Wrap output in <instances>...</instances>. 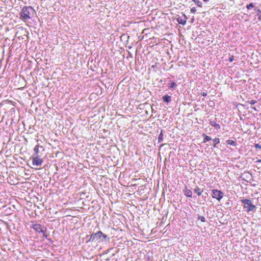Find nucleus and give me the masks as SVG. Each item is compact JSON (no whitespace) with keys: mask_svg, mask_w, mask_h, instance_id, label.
<instances>
[{"mask_svg":"<svg viewBox=\"0 0 261 261\" xmlns=\"http://www.w3.org/2000/svg\"><path fill=\"white\" fill-rule=\"evenodd\" d=\"M35 12L34 10L31 6H25L21 10L20 16V18L26 21L30 19Z\"/></svg>","mask_w":261,"mask_h":261,"instance_id":"f257e3e1","label":"nucleus"},{"mask_svg":"<svg viewBox=\"0 0 261 261\" xmlns=\"http://www.w3.org/2000/svg\"><path fill=\"white\" fill-rule=\"evenodd\" d=\"M102 237L104 239H106L107 238V236L103 234L101 231H99L96 233H93L92 234H91L90 236L89 241L99 242Z\"/></svg>","mask_w":261,"mask_h":261,"instance_id":"f03ea898","label":"nucleus"},{"mask_svg":"<svg viewBox=\"0 0 261 261\" xmlns=\"http://www.w3.org/2000/svg\"><path fill=\"white\" fill-rule=\"evenodd\" d=\"M31 228H33L37 232H41L43 234V236L45 238H47V234L46 233V228L42 227L41 225L39 224L33 223L32 222Z\"/></svg>","mask_w":261,"mask_h":261,"instance_id":"7ed1b4c3","label":"nucleus"},{"mask_svg":"<svg viewBox=\"0 0 261 261\" xmlns=\"http://www.w3.org/2000/svg\"><path fill=\"white\" fill-rule=\"evenodd\" d=\"M241 202L244 204V207L247 209V211L248 212L253 211L255 208V206L252 203L249 199H242Z\"/></svg>","mask_w":261,"mask_h":261,"instance_id":"20e7f679","label":"nucleus"},{"mask_svg":"<svg viewBox=\"0 0 261 261\" xmlns=\"http://www.w3.org/2000/svg\"><path fill=\"white\" fill-rule=\"evenodd\" d=\"M31 159L32 161V165L35 166H40L43 162V159L39 155H32Z\"/></svg>","mask_w":261,"mask_h":261,"instance_id":"39448f33","label":"nucleus"},{"mask_svg":"<svg viewBox=\"0 0 261 261\" xmlns=\"http://www.w3.org/2000/svg\"><path fill=\"white\" fill-rule=\"evenodd\" d=\"M212 197L220 201L224 196V193L220 190L213 189L212 190Z\"/></svg>","mask_w":261,"mask_h":261,"instance_id":"423d86ee","label":"nucleus"},{"mask_svg":"<svg viewBox=\"0 0 261 261\" xmlns=\"http://www.w3.org/2000/svg\"><path fill=\"white\" fill-rule=\"evenodd\" d=\"M40 148H42V146H40L39 144H37L35 146L34 148V153L33 154V155H39Z\"/></svg>","mask_w":261,"mask_h":261,"instance_id":"0eeeda50","label":"nucleus"},{"mask_svg":"<svg viewBox=\"0 0 261 261\" xmlns=\"http://www.w3.org/2000/svg\"><path fill=\"white\" fill-rule=\"evenodd\" d=\"M184 194L187 197L191 198L192 196L191 190L187 188L184 190Z\"/></svg>","mask_w":261,"mask_h":261,"instance_id":"6e6552de","label":"nucleus"},{"mask_svg":"<svg viewBox=\"0 0 261 261\" xmlns=\"http://www.w3.org/2000/svg\"><path fill=\"white\" fill-rule=\"evenodd\" d=\"M194 192L196 193L198 196H200L201 195L203 190H201L198 186H196L194 189Z\"/></svg>","mask_w":261,"mask_h":261,"instance_id":"1a4fd4ad","label":"nucleus"},{"mask_svg":"<svg viewBox=\"0 0 261 261\" xmlns=\"http://www.w3.org/2000/svg\"><path fill=\"white\" fill-rule=\"evenodd\" d=\"M163 99L166 102H169L171 101V96L168 95H166L163 97Z\"/></svg>","mask_w":261,"mask_h":261,"instance_id":"9d476101","label":"nucleus"},{"mask_svg":"<svg viewBox=\"0 0 261 261\" xmlns=\"http://www.w3.org/2000/svg\"><path fill=\"white\" fill-rule=\"evenodd\" d=\"M213 142H214L213 147L214 148H216V147H217V146H216L217 144L220 143V140L218 138H215L213 140Z\"/></svg>","mask_w":261,"mask_h":261,"instance_id":"9b49d317","label":"nucleus"},{"mask_svg":"<svg viewBox=\"0 0 261 261\" xmlns=\"http://www.w3.org/2000/svg\"><path fill=\"white\" fill-rule=\"evenodd\" d=\"M203 136L204 137V138H203V143H205L207 141H209L210 140H211V138L205 134H203Z\"/></svg>","mask_w":261,"mask_h":261,"instance_id":"f8f14e48","label":"nucleus"},{"mask_svg":"<svg viewBox=\"0 0 261 261\" xmlns=\"http://www.w3.org/2000/svg\"><path fill=\"white\" fill-rule=\"evenodd\" d=\"M162 132L163 130H162L158 137V142L159 143L163 141V134Z\"/></svg>","mask_w":261,"mask_h":261,"instance_id":"ddd939ff","label":"nucleus"},{"mask_svg":"<svg viewBox=\"0 0 261 261\" xmlns=\"http://www.w3.org/2000/svg\"><path fill=\"white\" fill-rule=\"evenodd\" d=\"M226 143L227 144L230 145H234V146L236 145V142L234 141L231 140H227Z\"/></svg>","mask_w":261,"mask_h":261,"instance_id":"4468645a","label":"nucleus"},{"mask_svg":"<svg viewBox=\"0 0 261 261\" xmlns=\"http://www.w3.org/2000/svg\"><path fill=\"white\" fill-rule=\"evenodd\" d=\"M177 21H178V22L179 23V24H182V25H184L186 24V20H182V19H177Z\"/></svg>","mask_w":261,"mask_h":261,"instance_id":"2eb2a0df","label":"nucleus"},{"mask_svg":"<svg viewBox=\"0 0 261 261\" xmlns=\"http://www.w3.org/2000/svg\"><path fill=\"white\" fill-rule=\"evenodd\" d=\"M176 86V84L174 82H171L170 83V88H174Z\"/></svg>","mask_w":261,"mask_h":261,"instance_id":"dca6fc26","label":"nucleus"},{"mask_svg":"<svg viewBox=\"0 0 261 261\" xmlns=\"http://www.w3.org/2000/svg\"><path fill=\"white\" fill-rule=\"evenodd\" d=\"M256 102V101L254 100H250V101H247L246 102L247 103L250 104L251 105H254Z\"/></svg>","mask_w":261,"mask_h":261,"instance_id":"f3484780","label":"nucleus"},{"mask_svg":"<svg viewBox=\"0 0 261 261\" xmlns=\"http://www.w3.org/2000/svg\"><path fill=\"white\" fill-rule=\"evenodd\" d=\"M253 7H254L253 4L252 3L249 5H247L246 7L248 10H250V9H252Z\"/></svg>","mask_w":261,"mask_h":261,"instance_id":"a211bd4d","label":"nucleus"},{"mask_svg":"<svg viewBox=\"0 0 261 261\" xmlns=\"http://www.w3.org/2000/svg\"><path fill=\"white\" fill-rule=\"evenodd\" d=\"M195 4H196L198 6V7H202V3L200 1H198L195 2Z\"/></svg>","mask_w":261,"mask_h":261,"instance_id":"6ab92c4d","label":"nucleus"},{"mask_svg":"<svg viewBox=\"0 0 261 261\" xmlns=\"http://www.w3.org/2000/svg\"><path fill=\"white\" fill-rule=\"evenodd\" d=\"M190 11L192 13H195L196 12V11H197L196 8L195 7H192L190 9Z\"/></svg>","mask_w":261,"mask_h":261,"instance_id":"aec40b11","label":"nucleus"},{"mask_svg":"<svg viewBox=\"0 0 261 261\" xmlns=\"http://www.w3.org/2000/svg\"><path fill=\"white\" fill-rule=\"evenodd\" d=\"M212 125L217 128H220V125L216 123H215L214 124H212Z\"/></svg>","mask_w":261,"mask_h":261,"instance_id":"412c9836","label":"nucleus"},{"mask_svg":"<svg viewBox=\"0 0 261 261\" xmlns=\"http://www.w3.org/2000/svg\"><path fill=\"white\" fill-rule=\"evenodd\" d=\"M255 148H258V149H261V145L259 144H255Z\"/></svg>","mask_w":261,"mask_h":261,"instance_id":"4be33fe9","label":"nucleus"},{"mask_svg":"<svg viewBox=\"0 0 261 261\" xmlns=\"http://www.w3.org/2000/svg\"><path fill=\"white\" fill-rule=\"evenodd\" d=\"M234 60V56H231L229 59V61L230 62H232Z\"/></svg>","mask_w":261,"mask_h":261,"instance_id":"5701e85b","label":"nucleus"},{"mask_svg":"<svg viewBox=\"0 0 261 261\" xmlns=\"http://www.w3.org/2000/svg\"><path fill=\"white\" fill-rule=\"evenodd\" d=\"M200 220H201V222H205V218L204 217L202 216L200 218Z\"/></svg>","mask_w":261,"mask_h":261,"instance_id":"b1692460","label":"nucleus"},{"mask_svg":"<svg viewBox=\"0 0 261 261\" xmlns=\"http://www.w3.org/2000/svg\"><path fill=\"white\" fill-rule=\"evenodd\" d=\"M202 96H206L207 95V94L205 92H202L201 93Z\"/></svg>","mask_w":261,"mask_h":261,"instance_id":"393cba45","label":"nucleus"},{"mask_svg":"<svg viewBox=\"0 0 261 261\" xmlns=\"http://www.w3.org/2000/svg\"><path fill=\"white\" fill-rule=\"evenodd\" d=\"M156 67V64L155 65L152 66V68H155Z\"/></svg>","mask_w":261,"mask_h":261,"instance_id":"a878e982","label":"nucleus"},{"mask_svg":"<svg viewBox=\"0 0 261 261\" xmlns=\"http://www.w3.org/2000/svg\"><path fill=\"white\" fill-rule=\"evenodd\" d=\"M251 108H252V109H253L254 110H255V111H257V110H256V109L255 108V107H252Z\"/></svg>","mask_w":261,"mask_h":261,"instance_id":"bb28decb","label":"nucleus"},{"mask_svg":"<svg viewBox=\"0 0 261 261\" xmlns=\"http://www.w3.org/2000/svg\"><path fill=\"white\" fill-rule=\"evenodd\" d=\"M257 163H261V160L259 159L256 161Z\"/></svg>","mask_w":261,"mask_h":261,"instance_id":"cd10ccee","label":"nucleus"},{"mask_svg":"<svg viewBox=\"0 0 261 261\" xmlns=\"http://www.w3.org/2000/svg\"><path fill=\"white\" fill-rule=\"evenodd\" d=\"M193 2H194L195 3V2L198 1V0H192Z\"/></svg>","mask_w":261,"mask_h":261,"instance_id":"c85d7f7f","label":"nucleus"},{"mask_svg":"<svg viewBox=\"0 0 261 261\" xmlns=\"http://www.w3.org/2000/svg\"><path fill=\"white\" fill-rule=\"evenodd\" d=\"M204 2H206L207 1H208V0H203Z\"/></svg>","mask_w":261,"mask_h":261,"instance_id":"c756f323","label":"nucleus"},{"mask_svg":"<svg viewBox=\"0 0 261 261\" xmlns=\"http://www.w3.org/2000/svg\"><path fill=\"white\" fill-rule=\"evenodd\" d=\"M260 100L261 101V99H260Z\"/></svg>","mask_w":261,"mask_h":261,"instance_id":"7c9ffc66","label":"nucleus"}]
</instances>
